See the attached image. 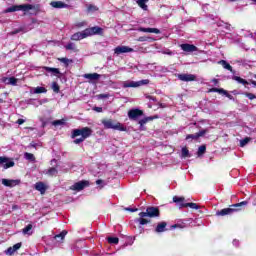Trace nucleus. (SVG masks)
Here are the masks:
<instances>
[{
	"label": "nucleus",
	"mask_w": 256,
	"mask_h": 256,
	"mask_svg": "<svg viewBox=\"0 0 256 256\" xmlns=\"http://www.w3.org/2000/svg\"><path fill=\"white\" fill-rule=\"evenodd\" d=\"M15 11H23L24 15H38L39 6L33 4L13 5L4 10V13H15Z\"/></svg>",
	"instance_id": "f257e3e1"
},
{
	"label": "nucleus",
	"mask_w": 256,
	"mask_h": 256,
	"mask_svg": "<svg viewBox=\"0 0 256 256\" xmlns=\"http://www.w3.org/2000/svg\"><path fill=\"white\" fill-rule=\"evenodd\" d=\"M138 218V223L140 225H147V223H151V220L145 218L149 217L150 219H155L156 217H161V211L159 210V207L150 206L147 207L146 212H140Z\"/></svg>",
	"instance_id": "f03ea898"
},
{
	"label": "nucleus",
	"mask_w": 256,
	"mask_h": 256,
	"mask_svg": "<svg viewBox=\"0 0 256 256\" xmlns=\"http://www.w3.org/2000/svg\"><path fill=\"white\" fill-rule=\"evenodd\" d=\"M247 205H249V201H242L236 204H232L228 208H223L216 211V217H227L229 215H233L238 211H243L244 207H247Z\"/></svg>",
	"instance_id": "7ed1b4c3"
},
{
	"label": "nucleus",
	"mask_w": 256,
	"mask_h": 256,
	"mask_svg": "<svg viewBox=\"0 0 256 256\" xmlns=\"http://www.w3.org/2000/svg\"><path fill=\"white\" fill-rule=\"evenodd\" d=\"M90 135H93V130L89 127H83L82 129L72 130L71 137L72 139H75V137L81 136L80 138H76L73 141L75 145H80V143H83V141H85V139H88Z\"/></svg>",
	"instance_id": "20e7f679"
},
{
	"label": "nucleus",
	"mask_w": 256,
	"mask_h": 256,
	"mask_svg": "<svg viewBox=\"0 0 256 256\" xmlns=\"http://www.w3.org/2000/svg\"><path fill=\"white\" fill-rule=\"evenodd\" d=\"M104 129H115L116 131H127V127H125L121 122L115 123L113 119H102L101 120Z\"/></svg>",
	"instance_id": "39448f33"
},
{
	"label": "nucleus",
	"mask_w": 256,
	"mask_h": 256,
	"mask_svg": "<svg viewBox=\"0 0 256 256\" xmlns=\"http://www.w3.org/2000/svg\"><path fill=\"white\" fill-rule=\"evenodd\" d=\"M139 117H143V110L135 108L128 111V118L130 121H137Z\"/></svg>",
	"instance_id": "423d86ee"
},
{
	"label": "nucleus",
	"mask_w": 256,
	"mask_h": 256,
	"mask_svg": "<svg viewBox=\"0 0 256 256\" xmlns=\"http://www.w3.org/2000/svg\"><path fill=\"white\" fill-rule=\"evenodd\" d=\"M84 31L86 33V37H91L93 35H103V28H101L99 26L86 28Z\"/></svg>",
	"instance_id": "0eeeda50"
},
{
	"label": "nucleus",
	"mask_w": 256,
	"mask_h": 256,
	"mask_svg": "<svg viewBox=\"0 0 256 256\" xmlns=\"http://www.w3.org/2000/svg\"><path fill=\"white\" fill-rule=\"evenodd\" d=\"M135 50L129 46H118L114 49L115 55H121L123 53H133Z\"/></svg>",
	"instance_id": "6e6552de"
},
{
	"label": "nucleus",
	"mask_w": 256,
	"mask_h": 256,
	"mask_svg": "<svg viewBox=\"0 0 256 256\" xmlns=\"http://www.w3.org/2000/svg\"><path fill=\"white\" fill-rule=\"evenodd\" d=\"M176 77L180 81H184L186 83H189V81H195V79H197V77L193 74H177Z\"/></svg>",
	"instance_id": "1a4fd4ad"
},
{
	"label": "nucleus",
	"mask_w": 256,
	"mask_h": 256,
	"mask_svg": "<svg viewBox=\"0 0 256 256\" xmlns=\"http://www.w3.org/2000/svg\"><path fill=\"white\" fill-rule=\"evenodd\" d=\"M0 165H3L5 169H11V167H15V162L13 160L9 161V158L1 156Z\"/></svg>",
	"instance_id": "9d476101"
},
{
	"label": "nucleus",
	"mask_w": 256,
	"mask_h": 256,
	"mask_svg": "<svg viewBox=\"0 0 256 256\" xmlns=\"http://www.w3.org/2000/svg\"><path fill=\"white\" fill-rule=\"evenodd\" d=\"M207 133V129H202L199 132H197L196 134H188L186 136V141H189V139H194V141H197V139H199V137H203L205 136Z\"/></svg>",
	"instance_id": "9b49d317"
},
{
	"label": "nucleus",
	"mask_w": 256,
	"mask_h": 256,
	"mask_svg": "<svg viewBox=\"0 0 256 256\" xmlns=\"http://www.w3.org/2000/svg\"><path fill=\"white\" fill-rule=\"evenodd\" d=\"M21 180H9V179H2V185L5 187H17V185H20Z\"/></svg>",
	"instance_id": "f8f14e48"
},
{
	"label": "nucleus",
	"mask_w": 256,
	"mask_h": 256,
	"mask_svg": "<svg viewBox=\"0 0 256 256\" xmlns=\"http://www.w3.org/2000/svg\"><path fill=\"white\" fill-rule=\"evenodd\" d=\"M81 39H87L85 30L82 32H76L71 36V41H81Z\"/></svg>",
	"instance_id": "ddd939ff"
},
{
	"label": "nucleus",
	"mask_w": 256,
	"mask_h": 256,
	"mask_svg": "<svg viewBox=\"0 0 256 256\" xmlns=\"http://www.w3.org/2000/svg\"><path fill=\"white\" fill-rule=\"evenodd\" d=\"M87 185H89L88 181H80V182H76L73 186L72 189L73 191H83L84 187H87Z\"/></svg>",
	"instance_id": "4468645a"
},
{
	"label": "nucleus",
	"mask_w": 256,
	"mask_h": 256,
	"mask_svg": "<svg viewBox=\"0 0 256 256\" xmlns=\"http://www.w3.org/2000/svg\"><path fill=\"white\" fill-rule=\"evenodd\" d=\"M182 51H186V53H193L197 51V46L193 44H181Z\"/></svg>",
	"instance_id": "2eb2a0df"
},
{
	"label": "nucleus",
	"mask_w": 256,
	"mask_h": 256,
	"mask_svg": "<svg viewBox=\"0 0 256 256\" xmlns=\"http://www.w3.org/2000/svg\"><path fill=\"white\" fill-rule=\"evenodd\" d=\"M84 79H89V81H99L101 75L98 73H87L83 75Z\"/></svg>",
	"instance_id": "dca6fc26"
},
{
	"label": "nucleus",
	"mask_w": 256,
	"mask_h": 256,
	"mask_svg": "<svg viewBox=\"0 0 256 256\" xmlns=\"http://www.w3.org/2000/svg\"><path fill=\"white\" fill-rule=\"evenodd\" d=\"M167 231V222L163 221L157 224L155 233H165Z\"/></svg>",
	"instance_id": "f3484780"
},
{
	"label": "nucleus",
	"mask_w": 256,
	"mask_h": 256,
	"mask_svg": "<svg viewBox=\"0 0 256 256\" xmlns=\"http://www.w3.org/2000/svg\"><path fill=\"white\" fill-rule=\"evenodd\" d=\"M138 31H140L141 33H155L156 35H159V33H161V30L157 28L140 27L138 28Z\"/></svg>",
	"instance_id": "a211bd4d"
},
{
	"label": "nucleus",
	"mask_w": 256,
	"mask_h": 256,
	"mask_svg": "<svg viewBox=\"0 0 256 256\" xmlns=\"http://www.w3.org/2000/svg\"><path fill=\"white\" fill-rule=\"evenodd\" d=\"M51 7H54V9H65L66 7H69V5L65 4V2L61 1H52L50 3Z\"/></svg>",
	"instance_id": "6ab92c4d"
},
{
	"label": "nucleus",
	"mask_w": 256,
	"mask_h": 256,
	"mask_svg": "<svg viewBox=\"0 0 256 256\" xmlns=\"http://www.w3.org/2000/svg\"><path fill=\"white\" fill-rule=\"evenodd\" d=\"M44 71H47V73H52L55 77H59L61 75V71L59 68H51L49 66H44L43 67Z\"/></svg>",
	"instance_id": "aec40b11"
},
{
	"label": "nucleus",
	"mask_w": 256,
	"mask_h": 256,
	"mask_svg": "<svg viewBox=\"0 0 256 256\" xmlns=\"http://www.w3.org/2000/svg\"><path fill=\"white\" fill-rule=\"evenodd\" d=\"M154 119H159V116L155 115V116L145 117L139 120L138 124L140 125V127H143V125H146V123H149V121H154Z\"/></svg>",
	"instance_id": "412c9836"
},
{
	"label": "nucleus",
	"mask_w": 256,
	"mask_h": 256,
	"mask_svg": "<svg viewBox=\"0 0 256 256\" xmlns=\"http://www.w3.org/2000/svg\"><path fill=\"white\" fill-rule=\"evenodd\" d=\"M36 191H39L41 195H45V191H47V186H45V183L43 182H37L35 184Z\"/></svg>",
	"instance_id": "4be33fe9"
},
{
	"label": "nucleus",
	"mask_w": 256,
	"mask_h": 256,
	"mask_svg": "<svg viewBox=\"0 0 256 256\" xmlns=\"http://www.w3.org/2000/svg\"><path fill=\"white\" fill-rule=\"evenodd\" d=\"M180 209H183V207H190V209H201V206H199L197 203L188 202V203H181L179 204Z\"/></svg>",
	"instance_id": "5701e85b"
},
{
	"label": "nucleus",
	"mask_w": 256,
	"mask_h": 256,
	"mask_svg": "<svg viewBox=\"0 0 256 256\" xmlns=\"http://www.w3.org/2000/svg\"><path fill=\"white\" fill-rule=\"evenodd\" d=\"M66 235H67V230H63L60 234L55 235L54 239L58 243H63V241L65 240Z\"/></svg>",
	"instance_id": "b1692460"
},
{
	"label": "nucleus",
	"mask_w": 256,
	"mask_h": 256,
	"mask_svg": "<svg viewBox=\"0 0 256 256\" xmlns=\"http://www.w3.org/2000/svg\"><path fill=\"white\" fill-rule=\"evenodd\" d=\"M219 64L222 65L224 69H227V71L233 73V66L229 64L226 60H221Z\"/></svg>",
	"instance_id": "393cba45"
},
{
	"label": "nucleus",
	"mask_w": 256,
	"mask_h": 256,
	"mask_svg": "<svg viewBox=\"0 0 256 256\" xmlns=\"http://www.w3.org/2000/svg\"><path fill=\"white\" fill-rule=\"evenodd\" d=\"M65 49H67V51H74V53H77V51H79V49H77V46L75 45V43L73 42H69L66 46Z\"/></svg>",
	"instance_id": "a878e982"
},
{
	"label": "nucleus",
	"mask_w": 256,
	"mask_h": 256,
	"mask_svg": "<svg viewBox=\"0 0 256 256\" xmlns=\"http://www.w3.org/2000/svg\"><path fill=\"white\" fill-rule=\"evenodd\" d=\"M33 229V224H28L25 228L22 229L23 235H32L33 232L31 230Z\"/></svg>",
	"instance_id": "bb28decb"
},
{
	"label": "nucleus",
	"mask_w": 256,
	"mask_h": 256,
	"mask_svg": "<svg viewBox=\"0 0 256 256\" xmlns=\"http://www.w3.org/2000/svg\"><path fill=\"white\" fill-rule=\"evenodd\" d=\"M3 82L7 83L8 85H14L15 86V85H17V78H15V77L3 78Z\"/></svg>",
	"instance_id": "cd10ccee"
},
{
	"label": "nucleus",
	"mask_w": 256,
	"mask_h": 256,
	"mask_svg": "<svg viewBox=\"0 0 256 256\" xmlns=\"http://www.w3.org/2000/svg\"><path fill=\"white\" fill-rule=\"evenodd\" d=\"M233 81H237V83H240L241 85H249V82L239 76H233Z\"/></svg>",
	"instance_id": "c85d7f7f"
},
{
	"label": "nucleus",
	"mask_w": 256,
	"mask_h": 256,
	"mask_svg": "<svg viewBox=\"0 0 256 256\" xmlns=\"http://www.w3.org/2000/svg\"><path fill=\"white\" fill-rule=\"evenodd\" d=\"M123 87H124V89H127V88H129V87H138V84H137V82H135V81H131V82H124L123 83Z\"/></svg>",
	"instance_id": "c756f323"
},
{
	"label": "nucleus",
	"mask_w": 256,
	"mask_h": 256,
	"mask_svg": "<svg viewBox=\"0 0 256 256\" xmlns=\"http://www.w3.org/2000/svg\"><path fill=\"white\" fill-rule=\"evenodd\" d=\"M34 93H35L36 95H39V94H41V93H47V88L38 86V87H36V88L34 89Z\"/></svg>",
	"instance_id": "7c9ffc66"
},
{
	"label": "nucleus",
	"mask_w": 256,
	"mask_h": 256,
	"mask_svg": "<svg viewBox=\"0 0 256 256\" xmlns=\"http://www.w3.org/2000/svg\"><path fill=\"white\" fill-rule=\"evenodd\" d=\"M57 173H58V171H57V168H55V167H51L47 171V175H49L50 177H55V175H57Z\"/></svg>",
	"instance_id": "2f4dec72"
},
{
	"label": "nucleus",
	"mask_w": 256,
	"mask_h": 256,
	"mask_svg": "<svg viewBox=\"0 0 256 256\" xmlns=\"http://www.w3.org/2000/svg\"><path fill=\"white\" fill-rule=\"evenodd\" d=\"M107 241H108V243H110V245H118L119 244V239L117 237H108Z\"/></svg>",
	"instance_id": "473e14b6"
},
{
	"label": "nucleus",
	"mask_w": 256,
	"mask_h": 256,
	"mask_svg": "<svg viewBox=\"0 0 256 256\" xmlns=\"http://www.w3.org/2000/svg\"><path fill=\"white\" fill-rule=\"evenodd\" d=\"M60 63H64L65 67H69V63H73V60L69 58H59Z\"/></svg>",
	"instance_id": "72a5a7b5"
},
{
	"label": "nucleus",
	"mask_w": 256,
	"mask_h": 256,
	"mask_svg": "<svg viewBox=\"0 0 256 256\" xmlns=\"http://www.w3.org/2000/svg\"><path fill=\"white\" fill-rule=\"evenodd\" d=\"M205 151H207V146L201 145V146H199V148H198L197 155H198V156H201V155L205 154Z\"/></svg>",
	"instance_id": "f704fd0d"
},
{
	"label": "nucleus",
	"mask_w": 256,
	"mask_h": 256,
	"mask_svg": "<svg viewBox=\"0 0 256 256\" xmlns=\"http://www.w3.org/2000/svg\"><path fill=\"white\" fill-rule=\"evenodd\" d=\"M137 41L140 43H145V41H153V38L148 36H140Z\"/></svg>",
	"instance_id": "c9c22d12"
},
{
	"label": "nucleus",
	"mask_w": 256,
	"mask_h": 256,
	"mask_svg": "<svg viewBox=\"0 0 256 256\" xmlns=\"http://www.w3.org/2000/svg\"><path fill=\"white\" fill-rule=\"evenodd\" d=\"M223 91H225V89H223V88H210L208 90V93H220V94H223Z\"/></svg>",
	"instance_id": "e433bc0d"
},
{
	"label": "nucleus",
	"mask_w": 256,
	"mask_h": 256,
	"mask_svg": "<svg viewBox=\"0 0 256 256\" xmlns=\"http://www.w3.org/2000/svg\"><path fill=\"white\" fill-rule=\"evenodd\" d=\"M24 157L27 159V161H35V155L29 152L24 153Z\"/></svg>",
	"instance_id": "4c0bfd02"
},
{
	"label": "nucleus",
	"mask_w": 256,
	"mask_h": 256,
	"mask_svg": "<svg viewBox=\"0 0 256 256\" xmlns=\"http://www.w3.org/2000/svg\"><path fill=\"white\" fill-rule=\"evenodd\" d=\"M52 90L54 91V93H59V91H61V87L59 86V84L57 82H53Z\"/></svg>",
	"instance_id": "58836bf2"
},
{
	"label": "nucleus",
	"mask_w": 256,
	"mask_h": 256,
	"mask_svg": "<svg viewBox=\"0 0 256 256\" xmlns=\"http://www.w3.org/2000/svg\"><path fill=\"white\" fill-rule=\"evenodd\" d=\"M87 11H88V13H94V11H99V8L93 4H90L87 7Z\"/></svg>",
	"instance_id": "ea45409f"
},
{
	"label": "nucleus",
	"mask_w": 256,
	"mask_h": 256,
	"mask_svg": "<svg viewBox=\"0 0 256 256\" xmlns=\"http://www.w3.org/2000/svg\"><path fill=\"white\" fill-rule=\"evenodd\" d=\"M96 185H98L99 189H103V187H105V185H107V183H105V180L98 179V180H96Z\"/></svg>",
	"instance_id": "a19ab883"
},
{
	"label": "nucleus",
	"mask_w": 256,
	"mask_h": 256,
	"mask_svg": "<svg viewBox=\"0 0 256 256\" xmlns=\"http://www.w3.org/2000/svg\"><path fill=\"white\" fill-rule=\"evenodd\" d=\"M52 125H54V127H57L59 125H65V119H60V120H54L52 122Z\"/></svg>",
	"instance_id": "79ce46f5"
},
{
	"label": "nucleus",
	"mask_w": 256,
	"mask_h": 256,
	"mask_svg": "<svg viewBox=\"0 0 256 256\" xmlns=\"http://www.w3.org/2000/svg\"><path fill=\"white\" fill-rule=\"evenodd\" d=\"M147 2L146 1H137L138 6L143 9L144 11H147Z\"/></svg>",
	"instance_id": "37998d69"
},
{
	"label": "nucleus",
	"mask_w": 256,
	"mask_h": 256,
	"mask_svg": "<svg viewBox=\"0 0 256 256\" xmlns=\"http://www.w3.org/2000/svg\"><path fill=\"white\" fill-rule=\"evenodd\" d=\"M249 141H251L250 137H246V138L240 140V147H245V145H247V143H249Z\"/></svg>",
	"instance_id": "c03bdc74"
},
{
	"label": "nucleus",
	"mask_w": 256,
	"mask_h": 256,
	"mask_svg": "<svg viewBox=\"0 0 256 256\" xmlns=\"http://www.w3.org/2000/svg\"><path fill=\"white\" fill-rule=\"evenodd\" d=\"M182 157L187 158V157H191V155L189 154V149H187V147L182 148Z\"/></svg>",
	"instance_id": "a18cd8bd"
},
{
	"label": "nucleus",
	"mask_w": 256,
	"mask_h": 256,
	"mask_svg": "<svg viewBox=\"0 0 256 256\" xmlns=\"http://www.w3.org/2000/svg\"><path fill=\"white\" fill-rule=\"evenodd\" d=\"M183 201H185V197H178V196L173 197L174 203H180V205H181V203H183Z\"/></svg>",
	"instance_id": "49530a36"
},
{
	"label": "nucleus",
	"mask_w": 256,
	"mask_h": 256,
	"mask_svg": "<svg viewBox=\"0 0 256 256\" xmlns=\"http://www.w3.org/2000/svg\"><path fill=\"white\" fill-rule=\"evenodd\" d=\"M149 83H150L149 79H144V80L137 81L138 87H141L143 85H149Z\"/></svg>",
	"instance_id": "de8ad7c7"
},
{
	"label": "nucleus",
	"mask_w": 256,
	"mask_h": 256,
	"mask_svg": "<svg viewBox=\"0 0 256 256\" xmlns=\"http://www.w3.org/2000/svg\"><path fill=\"white\" fill-rule=\"evenodd\" d=\"M245 97H248L250 101H253V99H256V95L250 92H245L244 93Z\"/></svg>",
	"instance_id": "09e8293b"
},
{
	"label": "nucleus",
	"mask_w": 256,
	"mask_h": 256,
	"mask_svg": "<svg viewBox=\"0 0 256 256\" xmlns=\"http://www.w3.org/2000/svg\"><path fill=\"white\" fill-rule=\"evenodd\" d=\"M222 95H225V97H227L228 99H230V101H233V99H235V98L233 97V95L229 94V92H228L227 90H224V91L222 92Z\"/></svg>",
	"instance_id": "8fccbe9b"
},
{
	"label": "nucleus",
	"mask_w": 256,
	"mask_h": 256,
	"mask_svg": "<svg viewBox=\"0 0 256 256\" xmlns=\"http://www.w3.org/2000/svg\"><path fill=\"white\" fill-rule=\"evenodd\" d=\"M6 255H13V253H15V250L13 247H9L6 251H5Z\"/></svg>",
	"instance_id": "3c124183"
},
{
	"label": "nucleus",
	"mask_w": 256,
	"mask_h": 256,
	"mask_svg": "<svg viewBox=\"0 0 256 256\" xmlns=\"http://www.w3.org/2000/svg\"><path fill=\"white\" fill-rule=\"evenodd\" d=\"M23 246V243H16L14 244L12 247L14 249V251H19V248Z\"/></svg>",
	"instance_id": "603ef678"
},
{
	"label": "nucleus",
	"mask_w": 256,
	"mask_h": 256,
	"mask_svg": "<svg viewBox=\"0 0 256 256\" xmlns=\"http://www.w3.org/2000/svg\"><path fill=\"white\" fill-rule=\"evenodd\" d=\"M93 111H96V113H103V107H97V106H95V107L93 108Z\"/></svg>",
	"instance_id": "864d4df0"
},
{
	"label": "nucleus",
	"mask_w": 256,
	"mask_h": 256,
	"mask_svg": "<svg viewBox=\"0 0 256 256\" xmlns=\"http://www.w3.org/2000/svg\"><path fill=\"white\" fill-rule=\"evenodd\" d=\"M171 229H183V225L181 224H174L171 226Z\"/></svg>",
	"instance_id": "5fc2aeb1"
},
{
	"label": "nucleus",
	"mask_w": 256,
	"mask_h": 256,
	"mask_svg": "<svg viewBox=\"0 0 256 256\" xmlns=\"http://www.w3.org/2000/svg\"><path fill=\"white\" fill-rule=\"evenodd\" d=\"M125 211H130V213H135V212H137V211H139V209H137V208H125Z\"/></svg>",
	"instance_id": "6e6d98bb"
},
{
	"label": "nucleus",
	"mask_w": 256,
	"mask_h": 256,
	"mask_svg": "<svg viewBox=\"0 0 256 256\" xmlns=\"http://www.w3.org/2000/svg\"><path fill=\"white\" fill-rule=\"evenodd\" d=\"M31 23L32 25H35V24L39 25V20L37 18H31Z\"/></svg>",
	"instance_id": "4d7b16f0"
},
{
	"label": "nucleus",
	"mask_w": 256,
	"mask_h": 256,
	"mask_svg": "<svg viewBox=\"0 0 256 256\" xmlns=\"http://www.w3.org/2000/svg\"><path fill=\"white\" fill-rule=\"evenodd\" d=\"M100 99H109V94H100Z\"/></svg>",
	"instance_id": "13d9d810"
},
{
	"label": "nucleus",
	"mask_w": 256,
	"mask_h": 256,
	"mask_svg": "<svg viewBox=\"0 0 256 256\" xmlns=\"http://www.w3.org/2000/svg\"><path fill=\"white\" fill-rule=\"evenodd\" d=\"M18 125H23V123H25V120L23 119H18L17 122H16Z\"/></svg>",
	"instance_id": "bf43d9fd"
},
{
	"label": "nucleus",
	"mask_w": 256,
	"mask_h": 256,
	"mask_svg": "<svg viewBox=\"0 0 256 256\" xmlns=\"http://www.w3.org/2000/svg\"><path fill=\"white\" fill-rule=\"evenodd\" d=\"M150 101H157V98H155L154 96H148L147 97Z\"/></svg>",
	"instance_id": "052dcab7"
},
{
	"label": "nucleus",
	"mask_w": 256,
	"mask_h": 256,
	"mask_svg": "<svg viewBox=\"0 0 256 256\" xmlns=\"http://www.w3.org/2000/svg\"><path fill=\"white\" fill-rule=\"evenodd\" d=\"M164 55H173V52L171 50H167L166 52H163Z\"/></svg>",
	"instance_id": "680f3d73"
},
{
	"label": "nucleus",
	"mask_w": 256,
	"mask_h": 256,
	"mask_svg": "<svg viewBox=\"0 0 256 256\" xmlns=\"http://www.w3.org/2000/svg\"><path fill=\"white\" fill-rule=\"evenodd\" d=\"M212 83H214V85H217V83H219V80L217 78L212 79Z\"/></svg>",
	"instance_id": "e2e57ef3"
},
{
	"label": "nucleus",
	"mask_w": 256,
	"mask_h": 256,
	"mask_svg": "<svg viewBox=\"0 0 256 256\" xmlns=\"http://www.w3.org/2000/svg\"><path fill=\"white\" fill-rule=\"evenodd\" d=\"M21 32V30H14L13 32H12V35H17V33H20Z\"/></svg>",
	"instance_id": "0e129e2a"
},
{
	"label": "nucleus",
	"mask_w": 256,
	"mask_h": 256,
	"mask_svg": "<svg viewBox=\"0 0 256 256\" xmlns=\"http://www.w3.org/2000/svg\"><path fill=\"white\" fill-rule=\"evenodd\" d=\"M250 83H251L252 85H254V87H256V81H255V80H250Z\"/></svg>",
	"instance_id": "69168bd1"
},
{
	"label": "nucleus",
	"mask_w": 256,
	"mask_h": 256,
	"mask_svg": "<svg viewBox=\"0 0 256 256\" xmlns=\"http://www.w3.org/2000/svg\"><path fill=\"white\" fill-rule=\"evenodd\" d=\"M0 103H3V98H0Z\"/></svg>",
	"instance_id": "338daca9"
},
{
	"label": "nucleus",
	"mask_w": 256,
	"mask_h": 256,
	"mask_svg": "<svg viewBox=\"0 0 256 256\" xmlns=\"http://www.w3.org/2000/svg\"><path fill=\"white\" fill-rule=\"evenodd\" d=\"M78 27H83V24H78Z\"/></svg>",
	"instance_id": "774afa93"
}]
</instances>
